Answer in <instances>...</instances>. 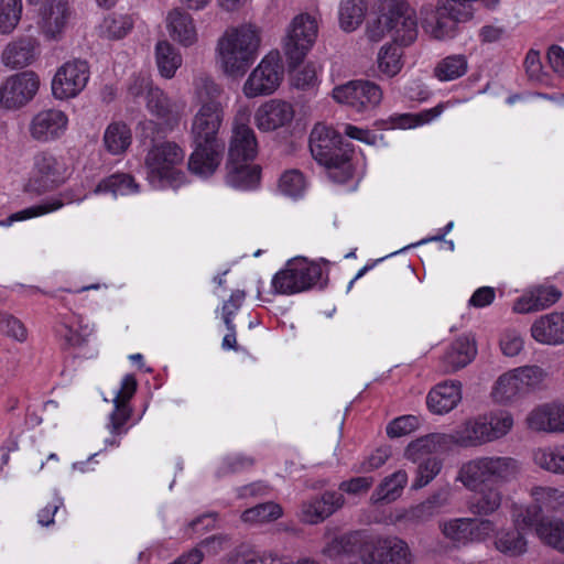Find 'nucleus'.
<instances>
[{
    "label": "nucleus",
    "mask_w": 564,
    "mask_h": 564,
    "mask_svg": "<svg viewBox=\"0 0 564 564\" xmlns=\"http://www.w3.org/2000/svg\"><path fill=\"white\" fill-rule=\"evenodd\" d=\"M70 176L64 156L51 151H41L33 159V175L28 183L31 192L43 193L63 184Z\"/></svg>",
    "instance_id": "11"
},
{
    "label": "nucleus",
    "mask_w": 564,
    "mask_h": 564,
    "mask_svg": "<svg viewBox=\"0 0 564 564\" xmlns=\"http://www.w3.org/2000/svg\"><path fill=\"white\" fill-rule=\"evenodd\" d=\"M522 473L519 459L508 455H482L462 464L455 480L467 490L476 491L484 486H500L517 480Z\"/></svg>",
    "instance_id": "4"
},
{
    "label": "nucleus",
    "mask_w": 564,
    "mask_h": 564,
    "mask_svg": "<svg viewBox=\"0 0 564 564\" xmlns=\"http://www.w3.org/2000/svg\"><path fill=\"white\" fill-rule=\"evenodd\" d=\"M87 195L83 197L76 196L72 191H66L61 193L57 196L51 197L40 204L26 207L22 210H19L11 216H9L6 220L0 221V226H11L15 221H23L31 218L40 217L50 213H54L61 209L66 204H72L76 202H82L85 199Z\"/></svg>",
    "instance_id": "30"
},
{
    "label": "nucleus",
    "mask_w": 564,
    "mask_h": 564,
    "mask_svg": "<svg viewBox=\"0 0 564 564\" xmlns=\"http://www.w3.org/2000/svg\"><path fill=\"white\" fill-rule=\"evenodd\" d=\"M349 143H344L341 135L332 127L317 123L310 135V150L313 158L329 170H340L341 178L351 175Z\"/></svg>",
    "instance_id": "6"
},
{
    "label": "nucleus",
    "mask_w": 564,
    "mask_h": 564,
    "mask_svg": "<svg viewBox=\"0 0 564 564\" xmlns=\"http://www.w3.org/2000/svg\"><path fill=\"white\" fill-rule=\"evenodd\" d=\"M462 400V386L456 381H445L435 386L426 397V404L434 414H445L454 410Z\"/></svg>",
    "instance_id": "35"
},
{
    "label": "nucleus",
    "mask_w": 564,
    "mask_h": 564,
    "mask_svg": "<svg viewBox=\"0 0 564 564\" xmlns=\"http://www.w3.org/2000/svg\"><path fill=\"white\" fill-rule=\"evenodd\" d=\"M253 118L258 130L261 132H271L292 122L294 108L288 101L271 99L258 107Z\"/></svg>",
    "instance_id": "22"
},
{
    "label": "nucleus",
    "mask_w": 564,
    "mask_h": 564,
    "mask_svg": "<svg viewBox=\"0 0 564 564\" xmlns=\"http://www.w3.org/2000/svg\"><path fill=\"white\" fill-rule=\"evenodd\" d=\"M490 397L497 404L508 405L525 397L513 369L500 375L492 384Z\"/></svg>",
    "instance_id": "38"
},
{
    "label": "nucleus",
    "mask_w": 564,
    "mask_h": 564,
    "mask_svg": "<svg viewBox=\"0 0 564 564\" xmlns=\"http://www.w3.org/2000/svg\"><path fill=\"white\" fill-rule=\"evenodd\" d=\"M334 100L357 113H370L382 101L381 87L367 79H354L333 88Z\"/></svg>",
    "instance_id": "9"
},
{
    "label": "nucleus",
    "mask_w": 564,
    "mask_h": 564,
    "mask_svg": "<svg viewBox=\"0 0 564 564\" xmlns=\"http://www.w3.org/2000/svg\"><path fill=\"white\" fill-rule=\"evenodd\" d=\"M250 111L240 108L232 120L226 162L254 161L258 155V140L249 126Z\"/></svg>",
    "instance_id": "17"
},
{
    "label": "nucleus",
    "mask_w": 564,
    "mask_h": 564,
    "mask_svg": "<svg viewBox=\"0 0 564 564\" xmlns=\"http://www.w3.org/2000/svg\"><path fill=\"white\" fill-rule=\"evenodd\" d=\"M226 184L237 191H254L260 186L261 167L254 161L226 162Z\"/></svg>",
    "instance_id": "27"
},
{
    "label": "nucleus",
    "mask_w": 564,
    "mask_h": 564,
    "mask_svg": "<svg viewBox=\"0 0 564 564\" xmlns=\"http://www.w3.org/2000/svg\"><path fill=\"white\" fill-rule=\"evenodd\" d=\"M344 505V497L338 492H325L321 497L304 501L299 513L300 520L307 524H317L332 516Z\"/></svg>",
    "instance_id": "25"
},
{
    "label": "nucleus",
    "mask_w": 564,
    "mask_h": 564,
    "mask_svg": "<svg viewBox=\"0 0 564 564\" xmlns=\"http://www.w3.org/2000/svg\"><path fill=\"white\" fill-rule=\"evenodd\" d=\"M452 449L446 433H431L412 441L404 449V457L411 463L437 458L434 454Z\"/></svg>",
    "instance_id": "29"
},
{
    "label": "nucleus",
    "mask_w": 564,
    "mask_h": 564,
    "mask_svg": "<svg viewBox=\"0 0 564 564\" xmlns=\"http://www.w3.org/2000/svg\"><path fill=\"white\" fill-rule=\"evenodd\" d=\"M444 110L443 105H437L434 108L424 110L419 115H403L398 120V127L401 129H412L424 123H429L442 115Z\"/></svg>",
    "instance_id": "59"
},
{
    "label": "nucleus",
    "mask_w": 564,
    "mask_h": 564,
    "mask_svg": "<svg viewBox=\"0 0 564 564\" xmlns=\"http://www.w3.org/2000/svg\"><path fill=\"white\" fill-rule=\"evenodd\" d=\"M488 443H494L512 430L513 415L507 410H491L480 414Z\"/></svg>",
    "instance_id": "42"
},
{
    "label": "nucleus",
    "mask_w": 564,
    "mask_h": 564,
    "mask_svg": "<svg viewBox=\"0 0 564 564\" xmlns=\"http://www.w3.org/2000/svg\"><path fill=\"white\" fill-rule=\"evenodd\" d=\"M523 338L514 329L506 330L500 338L501 352L507 357H514L523 349Z\"/></svg>",
    "instance_id": "64"
},
{
    "label": "nucleus",
    "mask_w": 564,
    "mask_h": 564,
    "mask_svg": "<svg viewBox=\"0 0 564 564\" xmlns=\"http://www.w3.org/2000/svg\"><path fill=\"white\" fill-rule=\"evenodd\" d=\"M104 147L112 155L124 153L132 143L130 127L122 121L109 123L104 132Z\"/></svg>",
    "instance_id": "45"
},
{
    "label": "nucleus",
    "mask_w": 564,
    "mask_h": 564,
    "mask_svg": "<svg viewBox=\"0 0 564 564\" xmlns=\"http://www.w3.org/2000/svg\"><path fill=\"white\" fill-rule=\"evenodd\" d=\"M531 505H514L512 520L517 525L532 527L542 516V511H560L564 509V491L550 487L536 486L531 489Z\"/></svg>",
    "instance_id": "14"
},
{
    "label": "nucleus",
    "mask_w": 564,
    "mask_h": 564,
    "mask_svg": "<svg viewBox=\"0 0 564 564\" xmlns=\"http://www.w3.org/2000/svg\"><path fill=\"white\" fill-rule=\"evenodd\" d=\"M185 151L173 141L154 143L145 155L147 180L154 188H178L186 183L182 171Z\"/></svg>",
    "instance_id": "5"
},
{
    "label": "nucleus",
    "mask_w": 564,
    "mask_h": 564,
    "mask_svg": "<svg viewBox=\"0 0 564 564\" xmlns=\"http://www.w3.org/2000/svg\"><path fill=\"white\" fill-rule=\"evenodd\" d=\"M480 414L470 416L463 421L452 432L446 433L452 449L454 447L470 448L488 444Z\"/></svg>",
    "instance_id": "32"
},
{
    "label": "nucleus",
    "mask_w": 564,
    "mask_h": 564,
    "mask_svg": "<svg viewBox=\"0 0 564 564\" xmlns=\"http://www.w3.org/2000/svg\"><path fill=\"white\" fill-rule=\"evenodd\" d=\"M139 193V184L129 174H113L98 183L94 189L96 195H111L112 197L128 196Z\"/></svg>",
    "instance_id": "47"
},
{
    "label": "nucleus",
    "mask_w": 564,
    "mask_h": 564,
    "mask_svg": "<svg viewBox=\"0 0 564 564\" xmlns=\"http://www.w3.org/2000/svg\"><path fill=\"white\" fill-rule=\"evenodd\" d=\"M318 35V22L315 15L300 13L295 15L286 32L285 54L292 63H301L314 46Z\"/></svg>",
    "instance_id": "16"
},
{
    "label": "nucleus",
    "mask_w": 564,
    "mask_h": 564,
    "mask_svg": "<svg viewBox=\"0 0 564 564\" xmlns=\"http://www.w3.org/2000/svg\"><path fill=\"white\" fill-rule=\"evenodd\" d=\"M408 473L399 469L384 477L370 496L372 505L390 503L401 497L404 487L408 484Z\"/></svg>",
    "instance_id": "40"
},
{
    "label": "nucleus",
    "mask_w": 564,
    "mask_h": 564,
    "mask_svg": "<svg viewBox=\"0 0 564 564\" xmlns=\"http://www.w3.org/2000/svg\"><path fill=\"white\" fill-rule=\"evenodd\" d=\"M420 425V420L414 415H403L394 419L387 426V433L390 437H400L415 431Z\"/></svg>",
    "instance_id": "61"
},
{
    "label": "nucleus",
    "mask_w": 564,
    "mask_h": 564,
    "mask_svg": "<svg viewBox=\"0 0 564 564\" xmlns=\"http://www.w3.org/2000/svg\"><path fill=\"white\" fill-rule=\"evenodd\" d=\"M437 513L431 507L429 501L425 499L422 502L411 507L408 510H403L395 517V521L410 520L414 522H424L432 519Z\"/></svg>",
    "instance_id": "60"
},
{
    "label": "nucleus",
    "mask_w": 564,
    "mask_h": 564,
    "mask_svg": "<svg viewBox=\"0 0 564 564\" xmlns=\"http://www.w3.org/2000/svg\"><path fill=\"white\" fill-rule=\"evenodd\" d=\"M471 17L470 6L460 0H440L435 12L423 22L424 30L436 40L455 35L459 22Z\"/></svg>",
    "instance_id": "15"
},
{
    "label": "nucleus",
    "mask_w": 564,
    "mask_h": 564,
    "mask_svg": "<svg viewBox=\"0 0 564 564\" xmlns=\"http://www.w3.org/2000/svg\"><path fill=\"white\" fill-rule=\"evenodd\" d=\"M562 292L553 285H538L524 292L514 303L516 313L525 314L544 310L555 304Z\"/></svg>",
    "instance_id": "31"
},
{
    "label": "nucleus",
    "mask_w": 564,
    "mask_h": 564,
    "mask_svg": "<svg viewBox=\"0 0 564 564\" xmlns=\"http://www.w3.org/2000/svg\"><path fill=\"white\" fill-rule=\"evenodd\" d=\"M22 0H1L0 4V32L10 33L21 19Z\"/></svg>",
    "instance_id": "57"
},
{
    "label": "nucleus",
    "mask_w": 564,
    "mask_h": 564,
    "mask_svg": "<svg viewBox=\"0 0 564 564\" xmlns=\"http://www.w3.org/2000/svg\"><path fill=\"white\" fill-rule=\"evenodd\" d=\"M259 46L256 25L246 23L229 28L217 41L216 63L226 76L241 77L254 62Z\"/></svg>",
    "instance_id": "3"
},
{
    "label": "nucleus",
    "mask_w": 564,
    "mask_h": 564,
    "mask_svg": "<svg viewBox=\"0 0 564 564\" xmlns=\"http://www.w3.org/2000/svg\"><path fill=\"white\" fill-rule=\"evenodd\" d=\"M415 475L411 489L419 490L431 484L443 468V462L440 458L415 462Z\"/></svg>",
    "instance_id": "56"
},
{
    "label": "nucleus",
    "mask_w": 564,
    "mask_h": 564,
    "mask_svg": "<svg viewBox=\"0 0 564 564\" xmlns=\"http://www.w3.org/2000/svg\"><path fill=\"white\" fill-rule=\"evenodd\" d=\"M297 63L290 61V82L291 86L297 90L315 94L321 84L322 68L313 62L295 66Z\"/></svg>",
    "instance_id": "43"
},
{
    "label": "nucleus",
    "mask_w": 564,
    "mask_h": 564,
    "mask_svg": "<svg viewBox=\"0 0 564 564\" xmlns=\"http://www.w3.org/2000/svg\"><path fill=\"white\" fill-rule=\"evenodd\" d=\"M220 161L221 152L217 144L200 143L196 144L189 156L188 169L193 174L205 178L216 172Z\"/></svg>",
    "instance_id": "37"
},
{
    "label": "nucleus",
    "mask_w": 564,
    "mask_h": 564,
    "mask_svg": "<svg viewBox=\"0 0 564 564\" xmlns=\"http://www.w3.org/2000/svg\"><path fill=\"white\" fill-rule=\"evenodd\" d=\"M530 332L541 345H564V311L541 315L532 323Z\"/></svg>",
    "instance_id": "26"
},
{
    "label": "nucleus",
    "mask_w": 564,
    "mask_h": 564,
    "mask_svg": "<svg viewBox=\"0 0 564 564\" xmlns=\"http://www.w3.org/2000/svg\"><path fill=\"white\" fill-rule=\"evenodd\" d=\"M443 536L456 547H466L489 540L497 524L489 518H448L438 522Z\"/></svg>",
    "instance_id": "8"
},
{
    "label": "nucleus",
    "mask_w": 564,
    "mask_h": 564,
    "mask_svg": "<svg viewBox=\"0 0 564 564\" xmlns=\"http://www.w3.org/2000/svg\"><path fill=\"white\" fill-rule=\"evenodd\" d=\"M145 107L152 116L170 128L178 122L182 112L177 102L159 87L149 89L145 96Z\"/></svg>",
    "instance_id": "34"
},
{
    "label": "nucleus",
    "mask_w": 564,
    "mask_h": 564,
    "mask_svg": "<svg viewBox=\"0 0 564 564\" xmlns=\"http://www.w3.org/2000/svg\"><path fill=\"white\" fill-rule=\"evenodd\" d=\"M56 332L66 345L80 347L94 334V326L84 316L69 312L59 316Z\"/></svg>",
    "instance_id": "28"
},
{
    "label": "nucleus",
    "mask_w": 564,
    "mask_h": 564,
    "mask_svg": "<svg viewBox=\"0 0 564 564\" xmlns=\"http://www.w3.org/2000/svg\"><path fill=\"white\" fill-rule=\"evenodd\" d=\"M532 463L543 471L564 476V444H550L532 449Z\"/></svg>",
    "instance_id": "39"
},
{
    "label": "nucleus",
    "mask_w": 564,
    "mask_h": 564,
    "mask_svg": "<svg viewBox=\"0 0 564 564\" xmlns=\"http://www.w3.org/2000/svg\"><path fill=\"white\" fill-rule=\"evenodd\" d=\"M137 386L134 376L126 375L121 380L119 390L115 393L112 400L113 410L109 414L107 423V430L111 434V437L105 440L107 446H119V441L116 437L122 436L128 432L126 424L132 414L129 402L137 391Z\"/></svg>",
    "instance_id": "18"
},
{
    "label": "nucleus",
    "mask_w": 564,
    "mask_h": 564,
    "mask_svg": "<svg viewBox=\"0 0 564 564\" xmlns=\"http://www.w3.org/2000/svg\"><path fill=\"white\" fill-rule=\"evenodd\" d=\"M132 25L133 23L129 15L111 13L105 17L98 25V34L109 40L121 39L130 32Z\"/></svg>",
    "instance_id": "52"
},
{
    "label": "nucleus",
    "mask_w": 564,
    "mask_h": 564,
    "mask_svg": "<svg viewBox=\"0 0 564 564\" xmlns=\"http://www.w3.org/2000/svg\"><path fill=\"white\" fill-rule=\"evenodd\" d=\"M366 11L365 0H340L338 8L340 29L345 32L355 31L362 23Z\"/></svg>",
    "instance_id": "49"
},
{
    "label": "nucleus",
    "mask_w": 564,
    "mask_h": 564,
    "mask_svg": "<svg viewBox=\"0 0 564 564\" xmlns=\"http://www.w3.org/2000/svg\"><path fill=\"white\" fill-rule=\"evenodd\" d=\"M525 73L529 79L543 86H553L551 76L543 70L540 54L536 51H529L524 59Z\"/></svg>",
    "instance_id": "58"
},
{
    "label": "nucleus",
    "mask_w": 564,
    "mask_h": 564,
    "mask_svg": "<svg viewBox=\"0 0 564 564\" xmlns=\"http://www.w3.org/2000/svg\"><path fill=\"white\" fill-rule=\"evenodd\" d=\"M538 538L546 545L564 553V521L556 517H540L532 525Z\"/></svg>",
    "instance_id": "44"
},
{
    "label": "nucleus",
    "mask_w": 564,
    "mask_h": 564,
    "mask_svg": "<svg viewBox=\"0 0 564 564\" xmlns=\"http://www.w3.org/2000/svg\"><path fill=\"white\" fill-rule=\"evenodd\" d=\"M520 527L524 525H517L514 523V528L497 532L495 539L496 550L510 557H517L524 554L528 550V541L519 530Z\"/></svg>",
    "instance_id": "46"
},
{
    "label": "nucleus",
    "mask_w": 564,
    "mask_h": 564,
    "mask_svg": "<svg viewBox=\"0 0 564 564\" xmlns=\"http://www.w3.org/2000/svg\"><path fill=\"white\" fill-rule=\"evenodd\" d=\"M155 62L162 77L171 79L183 63L180 51L170 42L163 40L155 45Z\"/></svg>",
    "instance_id": "48"
},
{
    "label": "nucleus",
    "mask_w": 564,
    "mask_h": 564,
    "mask_svg": "<svg viewBox=\"0 0 564 564\" xmlns=\"http://www.w3.org/2000/svg\"><path fill=\"white\" fill-rule=\"evenodd\" d=\"M246 293L242 290H235L230 294L228 301H226L221 306V317L226 325V328H231V322H234V317L241 307L245 302Z\"/></svg>",
    "instance_id": "62"
},
{
    "label": "nucleus",
    "mask_w": 564,
    "mask_h": 564,
    "mask_svg": "<svg viewBox=\"0 0 564 564\" xmlns=\"http://www.w3.org/2000/svg\"><path fill=\"white\" fill-rule=\"evenodd\" d=\"M534 432L564 433V402H546L533 408L525 419Z\"/></svg>",
    "instance_id": "23"
},
{
    "label": "nucleus",
    "mask_w": 564,
    "mask_h": 564,
    "mask_svg": "<svg viewBox=\"0 0 564 564\" xmlns=\"http://www.w3.org/2000/svg\"><path fill=\"white\" fill-rule=\"evenodd\" d=\"M90 66L86 59L72 58L55 70L51 82V91L55 100L65 101L76 98L87 86Z\"/></svg>",
    "instance_id": "12"
},
{
    "label": "nucleus",
    "mask_w": 564,
    "mask_h": 564,
    "mask_svg": "<svg viewBox=\"0 0 564 564\" xmlns=\"http://www.w3.org/2000/svg\"><path fill=\"white\" fill-rule=\"evenodd\" d=\"M223 91L221 85L209 75L197 74L194 77L193 98L199 105L191 124L195 144H217V134L224 121Z\"/></svg>",
    "instance_id": "2"
},
{
    "label": "nucleus",
    "mask_w": 564,
    "mask_h": 564,
    "mask_svg": "<svg viewBox=\"0 0 564 564\" xmlns=\"http://www.w3.org/2000/svg\"><path fill=\"white\" fill-rule=\"evenodd\" d=\"M477 491L478 497L468 503V510L475 518H488L501 508L503 494L499 487L487 485Z\"/></svg>",
    "instance_id": "41"
},
{
    "label": "nucleus",
    "mask_w": 564,
    "mask_h": 564,
    "mask_svg": "<svg viewBox=\"0 0 564 564\" xmlns=\"http://www.w3.org/2000/svg\"><path fill=\"white\" fill-rule=\"evenodd\" d=\"M73 19L68 0H45L40 9L37 29L40 34L52 42L61 41Z\"/></svg>",
    "instance_id": "21"
},
{
    "label": "nucleus",
    "mask_w": 564,
    "mask_h": 564,
    "mask_svg": "<svg viewBox=\"0 0 564 564\" xmlns=\"http://www.w3.org/2000/svg\"><path fill=\"white\" fill-rule=\"evenodd\" d=\"M307 189V182L303 173L299 170H288L283 172L278 182V192L288 198L299 199L303 197Z\"/></svg>",
    "instance_id": "53"
},
{
    "label": "nucleus",
    "mask_w": 564,
    "mask_h": 564,
    "mask_svg": "<svg viewBox=\"0 0 564 564\" xmlns=\"http://www.w3.org/2000/svg\"><path fill=\"white\" fill-rule=\"evenodd\" d=\"M282 513L281 506L270 501L245 510L241 514V520L249 524H260L274 521L279 519Z\"/></svg>",
    "instance_id": "55"
},
{
    "label": "nucleus",
    "mask_w": 564,
    "mask_h": 564,
    "mask_svg": "<svg viewBox=\"0 0 564 564\" xmlns=\"http://www.w3.org/2000/svg\"><path fill=\"white\" fill-rule=\"evenodd\" d=\"M384 32L395 43L409 45L417 36V22L414 10L404 2L393 3L379 19Z\"/></svg>",
    "instance_id": "19"
},
{
    "label": "nucleus",
    "mask_w": 564,
    "mask_h": 564,
    "mask_svg": "<svg viewBox=\"0 0 564 564\" xmlns=\"http://www.w3.org/2000/svg\"><path fill=\"white\" fill-rule=\"evenodd\" d=\"M165 21L170 37L178 45L192 47L198 43V29L188 12L180 8L173 9L167 13Z\"/></svg>",
    "instance_id": "24"
},
{
    "label": "nucleus",
    "mask_w": 564,
    "mask_h": 564,
    "mask_svg": "<svg viewBox=\"0 0 564 564\" xmlns=\"http://www.w3.org/2000/svg\"><path fill=\"white\" fill-rule=\"evenodd\" d=\"M216 514L205 513L191 521L184 529V536L192 539L215 528Z\"/></svg>",
    "instance_id": "63"
},
{
    "label": "nucleus",
    "mask_w": 564,
    "mask_h": 564,
    "mask_svg": "<svg viewBox=\"0 0 564 564\" xmlns=\"http://www.w3.org/2000/svg\"><path fill=\"white\" fill-rule=\"evenodd\" d=\"M39 42L33 37H20L10 42L1 55L2 63L12 69L32 64L37 56Z\"/></svg>",
    "instance_id": "36"
},
{
    "label": "nucleus",
    "mask_w": 564,
    "mask_h": 564,
    "mask_svg": "<svg viewBox=\"0 0 564 564\" xmlns=\"http://www.w3.org/2000/svg\"><path fill=\"white\" fill-rule=\"evenodd\" d=\"M477 347L473 336L457 337L446 349L442 364L446 372L457 371L469 365L476 357Z\"/></svg>",
    "instance_id": "33"
},
{
    "label": "nucleus",
    "mask_w": 564,
    "mask_h": 564,
    "mask_svg": "<svg viewBox=\"0 0 564 564\" xmlns=\"http://www.w3.org/2000/svg\"><path fill=\"white\" fill-rule=\"evenodd\" d=\"M68 116L58 108H44L30 119L28 131L30 138L39 143H53L61 140L68 129Z\"/></svg>",
    "instance_id": "20"
},
{
    "label": "nucleus",
    "mask_w": 564,
    "mask_h": 564,
    "mask_svg": "<svg viewBox=\"0 0 564 564\" xmlns=\"http://www.w3.org/2000/svg\"><path fill=\"white\" fill-rule=\"evenodd\" d=\"M284 67L279 52L267 54L242 86L247 98L273 94L283 80Z\"/></svg>",
    "instance_id": "13"
},
{
    "label": "nucleus",
    "mask_w": 564,
    "mask_h": 564,
    "mask_svg": "<svg viewBox=\"0 0 564 564\" xmlns=\"http://www.w3.org/2000/svg\"><path fill=\"white\" fill-rule=\"evenodd\" d=\"M403 52L393 44L383 45L377 55V67L379 73L387 78L397 76L403 67Z\"/></svg>",
    "instance_id": "50"
},
{
    "label": "nucleus",
    "mask_w": 564,
    "mask_h": 564,
    "mask_svg": "<svg viewBox=\"0 0 564 564\" xmlns=\"http://www.w3.org/2000/svg\"><path fill=\"white\" fill-rule=\"evenodd\" d=\"M322 552L339 564H349L356 556L362 564H411L414 560L404 540L398 536H373L364 531L335 536Z\"/></svg>",
    "instance_id": "1"
},
{
    "label": "nucleus",
    "mask_w": 564,
    "mask_h": 564,
    "mask_svg": "<svg viewBox=\"0 0 564 564\" xmlns=\"http://www.w3.org/2000/svg\"><path fill=\"white\" fill-rule=\"evenodd\" d=\"M323 279V269L316 262L297 257L288 261L285 268L272 279L274 293L292 295L310 290Z\"/></svg>",
    "instance_id": "7"
},
{
    "label": "nucleus",
    "mask_w": 564,
    "mask_h": 564,
    "mask_svg": "<svg viewBox=\"0 0 564 564\" xmlns=\"http://www.w3.org/2000/svg\"><path fill=\"white\" fill-rule=\"evenodd\" d=\"M467 69L468 62L466 56L455 54L441 59L434 68V75L441 82H451L464 76Z\"/></svg>",
    "instance_id": "51"
},
{
    "label": "nucleus",
    "mask_w": 564,
    "mask_h": 564,
    "mask_svg": "<svg viewBox=\"0 0 564 564\" xmlns=\"http://www.w3.org/2000/svg\"><path fill=\"white\" fill-rule=\"evenodd\" d=\"M513 370L525 395L540 390L547 378L546 370L536 365H525L517 367Z\"/></svg>",
    "instance_id": "54"
},
{
    "label": "nucleus",
    "mask_w": 564,
    "mask_h": 564,
    "mask_svg": "<svg viewBox=\"0 0 564 564\" xmlns=\"http://www.w3.org/2000/svg\"><path fill=\"white\" fill-rule=\"evenodd\" d=\"M40 76L24 70L6 77L0 84V111H18L29 105L37 95Z\"/></svg>",
    "instance_id": "10"
}]
</instances>
